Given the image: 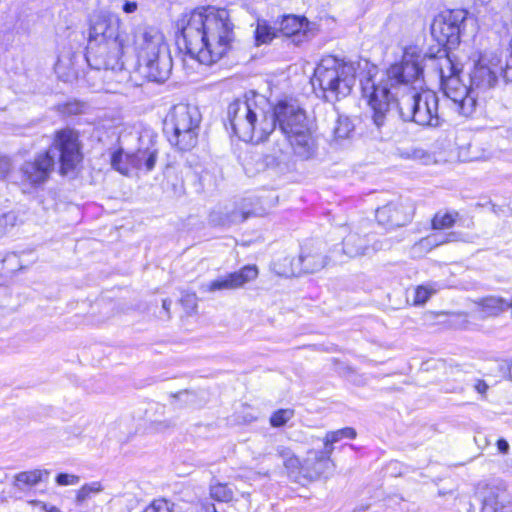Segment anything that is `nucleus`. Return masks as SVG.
<instances>
[{
    "mask_svg": "<svg viewBox=\"0 0 512 512\" xmlns=\"http://www.w3.org/2000/svg\"><path fill=\"white\" fill-rule=\"evenodd\" d=\"M459 217L456 211L451 212H437L432 219V228L435 230H442L451 228Z\"/></svg>",
    "mask_w": 512,
    "mask_h": 512,
    "instance_id": "nucleus-29",
    "label": "nucleus"
},
{
    "mask_svg": "<svg viewBox=\"0 0 512 512\" xmlns=\"http://www.w3.org/2000/svg\"><path fill=\"white\" fill-rule=\"evenodd\" d=\"M504 73L512 77V37L509 42L508 55L506 57L505 66L502 68V74Z\"/></svg>",
    "mask_w": 512,
    "mask_h": 512,
    "instance_id": "nucleus-44",
    "label": "nucleus"
},
{
    "mask_svg": "<svg viewBox=\"0 0 512 512\" xmlns=\"http://www.w3.org/2000/svg\"><path fill=\"white\" fill-rule=\"evenodd\" d=\"M137 3L134 1H125L123 4V11L127 14L134 13L137 10Z\"/></svg>",
    "mask_w": 512,
    "mask_h": 512,
    "instance_id": "nucleus-45",
    "label": "nucleus"
},
{
    "mask_svg": "<svg viewBox=\"0 0 512 512\" xmlns=\"http://www.w3.org/2000/svg\"><path fill=\"white\" fill-rule=\"evenodd\" d=\"M75 56L72 54L58 57L55 64V71L63 81H72L77 78V70L74 67Z\"/></svg>",
    "mask_w": 512,
    "mask_h": 512,
    "instance_id": "nucleus-25",
    "label": "nucleus"
},
{
    "mask_svg": "<svg viewBox=\"0 0 512 512\" xmlns=\"http://www.w3.org/2000/svg\"><path fill=\"white\" fill-rule=\"evenodd\" d=\"M480 306L486 316H496L509 309L508 300L497 296H488L481 299Z\"/></svg>",
    "mask_w": 512,
    "mask_h": 512,
    "instance_id": "nucleus-26",
    "label": "nucleus"
},
{
    "mask_svg": "<svg viewBox=\"0 0 512 512\" xmlns=\"http://www.w3.org/2000/svg\"><path fill=\"white\" fill-rule=\"evenodd\" d=\"M204 512H217L214 504L208 503L203 506Z\"/></svg>",
    "mask_w": 512,
    "mask_h": 512,
    "instance_id": "nucleus-50",
    "label": "nucleus"
},
{
    "mask_svg": "<svg viewBox=\"0 0 512 512\" xmlns=\"http://www.w3.org/2000/svg\"><path fill=\"white\" fill-rule=\"evenodd\" d=\"M18 258V255L16 253H10L4 258V262L7 264H12L14 261H16Z\"/></svg>",
    "mask_w": 512,
    "mask_h": 512,
    "instance_id": "nucleus-48",
    "label": "nucleus"
},
{
    "mask_svg": "<svg viewBox=\"0 0 512 512\" xmlns=\"http://www.w3.org/2000/svg\"><path fill=\"white\" fill-rule=\"evenodd\" d=\"M439 73L442 83L452 76H459L460 69L453 63L450 57H446L439 61Z\"/></svg>",
    "mask_w": 512,
    "mask_h": 512,
    "instance_id": "nucleus-33",
    "label": "nucleus"
},
{
    "mask_svg": "<svg viewBox=\"0 0 512 512\" xmlns=\"http://www.w3.org/2000/svg\"><path fill=\"white\" fill-rule=\"evenodd\" d=\"M290 275L291 276H300L305 273L304 262L300 263V255L297 258H293L290 260Z\"/></svg>",
    "mask_w": 512,
    "mask_h": 512,
    "instance_id": "nucleus-42",
    "label": "nucleus"
},
{
    "mask_svg": "<svg viewBox=\"0 0 512 512\" xmlns=\"http://www.w3.org/2000/svg\"><path fill=\"white\" fill-rule=\"evenodd\" d=\"M180 302L188 312H192L197 307V296L195 293H185L182 295Z\"/></svg>",
    "mask_w": 512,
    "mask_h": 512,
    "instance_id": "nucleus-40",
    "label": "nucleus"
},
{
    "mask_svg": "<svg viewBox=\"0 0 512 512\" xmlns=\"http://www.w3.org/2000/svg\"><path fill=\"white\" fill-rule=\"evenodd\" d=\"M294 416V411L291 409H280L275 411L270 417V424L273 427H282L284 426L292 417Z\"/></svg>",
    "mask_w": 512,
    "mask_h": 512,
    "instance_id": "nucleus-36",
    "label": "nucleus"
},
{
    "mask_svg": "<svg viewBox=\"0 0 512 512\" xmlns=\"http://www.w3.org/2000/svg\"><path fill=\"white\" fill-rule=\"evenodd\" d=\"M158 149L152 139L149 140V145L146 147H139L133 154H126V159L131 164L132 168L151 171L156 163Z\"/></svg>",
    "mask_w": 512,
    "mask_h": 512,
    "instance_id": "nucleus-20",
    "label": "nucleus"
},
{
    "mask_svg": "<svg viewBox=\"0 0 512 512\" xmlns=\"http://www.w3.org/2000/svg\"><path fill=\"white\" fill-rule=\"evenodd\" d=\"M331 455L324 447L322 450H309L303 459V481H315L331 474L334 469Z\"/></svg>",
    "mask_w": 512,
    "mask_h": 512,
    "instance_id": "nucleus-15",
    "label": "nucleus"
},
{
    "mask_svg": "<svg viewBox=\"0 0 512 512\" xmlns=\"http://www.w3.org/2000/svg\"><path fill=\"white\" fill-rule=\"evenodd\" d=\"M354 130L355 125L348 116L338 115L331 127L330 140L335 145H341L352 137Z\"/></svg>",
    "mask_w": 512,
    "mask_h": 512,
    "instance_id": "nucleus-22",
    "label": "nucleus"
},
{
    "mask_svg": "<svg viewBox=\"0 0 512 512\" xmlns=\"http://www.w3.org/2000/svg\"><path fill=\"white\" fill-rule=\"evenodd\" d=\"M441 88L461 115L468 117L474 112L477 95L472 94L471 87L463 84L459 76H452L444 80L441 83Z\"/></svg>",
    "mask_w": 512,
    "mask_h": 512,
    "instance_id": "nucleus-9",
    "label": "nucleus"
},
{
    "mask_svg": "<svg viewBox=\"0 0 512 512\" xmlns=\"http://www.w3.org/2000/svg\"><path fill=\"white\" fill-rule=\"evenodd\" d=\"M502 68L498 66L496 58L489 57L487 54L480 55L470 72L472 94L476 95V90L485 91L493 87Z\"/></svg>",
    "mask_w": 512,
    "mask_h": 512,
    "instance_id": "nucleus-10",
    "label": "nucleus"
},
{
    "mask_svg": "<svg viewBox=\"0 0 512 512\" xmlns=\"http://www.w3.org/2000/svg\"><path fill=\"white\" fill-rule=\"evenodd\" d=\"M502 75H503V78L506 80V82H511L512 83V77L511 76H509L506 73H504Z\"/></svg>",
    "mask_w": 512,
    "mask_h": 512,
    "instance_id": "nucleus-53",
    "label": "nucleus"
},
{
    "mask_svg": "<svg viewBox=\"0 0 512 512\" xmlns=\"http://www.w3.org/2000/svg\"><path fill=\"white\" fill-rule=\"evenodd\" d=\"M210 496L219 502H230L234 498V491L228 484L216 482L210 485Z\"/></svg>",
    "mask_w": 512,
    "mask_h": 512,
    "instance_id": "nucleus-30",
    "label": "nucleus"
},
{
    "mask_svg": "<svg viewBox=\"0 0 512 512\" xmlns=\"http://www.w3.org/2000/svg\"><path fill=\"white\" fill-rule=\"evenodd\" d=\"M172 70V59L169 53L160 54L139 62L140 73L149 81L164 82Z\"/></svg>",
    "mask_w": 512,
    "mask_h": 512,
    "instance_id": "nucleus-17",
    "label": "nucleus"
},
{
    "mask_svg": "<svg viewBox=\"0 0 512 512\" xmlns=\"http://www.w3.org/2000/svg\"><path fill=\"white\" fill-rule=\"evenodd\" d=\"M414 207L406 200L398 198L376 210L378 223L388 229L405 226L413 217Z\"/></svg>",
    "mask_w": 512,
    "mask_h": 512,
    "instance_id": "nucleus-11",
    "label": "nucleus"
},
{
    "mask_svg": "<svg viewBox=\"0 0 512 512\" xmlns=\"http://www.w3.org/2000/svg\"><path fill=\"white\" fill-rule=\"evenodd\" d=\"M475 389L478 393L480 394H484L487 389H488V385L482 381V380H479L476 384H475Z\"/></svg>",
    "mask_w": 512,
    "mask_h": 512,
    "instance_id": "nucleus-47",
    "label": "nucleus"
},
{
    "mask_svg": "<svg viewBox=\"0 0 512 512\" xmlns=\"http://www.w3.org/2000/svg\"><path fill=\"white\" fill-rule=\"evenodd\" d=\"M276 453L283 460L287 476L296 483H302L303 460L301 461L290 448L285 446H278Z\"/></svg>",
    "mask_w": 512,
    "mask_h": 512,
    "instance_id": "nucleus-21",
    "label": "nucleus"
},
{
    "mask_svg": "<svg viewBox=\"0 0 512 512\" xmlns=\"http://www.w3.org/2000/svg\"><path fill=\"white\" fill-rule=\"evenodd\" d=\"M269 119L273 122V132L278 131L285 139V144H277L275 155H286L289 149L301 159L308 160L317 151L316 139L310 127L306 112L295 102L280 100L271 108Z\"/></svg>",
    "mask_w": 512,
    "mask_h": 512,
    "instance_id": "nucleus-4",
    "label": "nucleus"
},
{
    "mask_svg": "<svg viewBox=\"0 0 512 512\" xmlns=\"http://www.w3.org/2000/svg\"><path fill=\"white\" fill-rule=\"evenodd\" d=\"M276 31L266 21H258L255 29L257 45L270 43L276 37Z\"/></svg>",
    "mask_w": 512,
    "mask_h": 512,
    "instance_id": "nucleus-32",
    "label": "nucleus"
},
{
    "mask_svg": "<svg viewBox=\"0 0 512 512\" xmlns=\"http://www.w3.org/2000/svg\"><path fill=\"white\" fill-rule=\"evenodd\" d=\"M314 24L310 23L304 16L285 15L280 21L279 31L286 37L299 45L315 35Z\"/></svg>",
    "mask_w": 512,
    "mask_h": 512,
    "instance_id": "nucleus-16",
    "label": "nucleus"
},
{
    "mask_svg": "<svg viewBox=\"0 0 512 512\" xmlns=\"http://www.w3.org/2000/svg\"><path fill=\"white\" fill-rule=\"evenodd\" d=\"M174 504L166 499L159 498L153 500L143 512H172Z\"/></svg>",
    "mask_w": 512,
    "mask_h": 512,
    "instance_id": "nucleus-38",
    "label": "nucleus"
},
{
    "mask_svg": "<svg viewBox=\"0 0 512 512\" xmlns=\"http://www.w3.org/2000/svg\"><path fill=\"white\" fill-rule=\"evenodd\" d=\"M80 481V477L77 475L60 473L56 476V483L59 486L76 485Z\"/></svg>",
    "mask_w": 512,
    "mask_h": 512,
    "instance_id": "nucleus-41",
    "label": "nucleus"
},
{
    "mask_svg": "<svg viewBox=\"0 0 512 512\" xmlns=\"http://www.w3.org/2000/svg\"><path fill=\"white\" fill-rule=\"evenodd\" d=\"M56 156H59L62 174L72 171L80 162L78 136L74 131L64 129L57 132L50 148L24 161L18 168L20 184L37 189L47 183L54 171Z\"/></svg>",
    "mask_w": 512,
    "mask_h": 512,
    "instance_id": "nucleus-3",
    "label": "nucleus"
},
{
    "mask_svg": "<svg viewBox=\"0 0 512 512\" xmlns=\"http://www.w3.org/2000/svg\"><path fill=\"white\" fill-rule=\"evenodd\" d=\"M78 105L77 104H69L67 106V110L68 112H73V113H77L78 112Z\"/></svg>",
    "mask_w": 512,
    "mask_h": 512,
    "instance_id": "nucleus-51",
    "label": "nucleus"
},
{
    "mask_svg": "<svg viewBox=\"0 0 512 512\" xmlns=\"http://www.w3.org/2000/svg\"><path fill=\"white\" fill-rule=\"evenodd\" d=\"M436 292V289L431 285H421L415 289L413 303L414 305H423L427 302L430 296Z\"/></svg>",
    "mask_w": 512,
    "mask_h": 512,
    "instance_id": "nucleus-37",
    "label": "nucleus"
},
{
    "mask_svg": "<svg viewBox=\"0 0 512 512\" xmlns=\"http://www.w3.org/2000/svg\"><path fill=\"white\" fill-rule=\"evenodd\" d=\"M452 236V234H449L447 236L441 235V234H432L425 238H422L419 241V245L422 247H436L442 244H445L450 241L449 237Z\"/></svg>",
    "mask_w": 512,
    "mask_h": 512,
    "instance_id": "nucleus-39",
    "label": "nucleus"
},
{
    "mask_svg": "<svg viewBox=\"0 0 512 512\" xmlns=\"http://www.w3.org/2000/svg\"><path fill=\"white\" fill-rule=\"evenodd\" d=\"M465 17L464 10H456L435 18L431 25L432 35L438 42L454 43L458 41Z\"/></svg>",
    "mask_w": 512,
    "mask_h": 512,
    "instance_id": "nucleus-13",
    "label": "nucleus"
},
{
    "mask_svg": "<svg viewBox=\"0 0 512 512\" xmlns=\"http://www.w3.org/2000/svg\"><path fill=\"white\" fill-rule=\"evenodd\" d=\"M497 447L498 450L503 454H506L509 450V444L505 439H499L497 441Z\"/></svg>",
    "mask_w": 512,
    "mask_h": 512,
    "instance_id": "nucleus-46",
    "label": "nucleus"
},
{
    "mask_svg": "<svg viewBox=\"0 0 512 512\" xmlns=\"http://www.w3.org/2000/svg\"><path fill=\"white\" fill-rule=\"evenodd\" d=\"M171 303H172V301L169 299L163 300L162 307L166 311L167 314H169Z\"/></svg>",
    "mask_w": 512,
    "mask_h": 512,
    "instance_id": "nucleus-49",
    "label": "nucleus"
},
{
    "mask_svg": "<svg viewBox=\"0 0 512 512\" xmlns=\"http://www.w3.org/2000/svg\"><path fill=\"white\" fill-rule=\"evenodd\" d=\"M176 43L192 59L211 65L221 59L233 41V24L228 11L212 7L184 14L178 22Z\"/></svg>",
    "mask_w": 512,
    "mask_h": 512,
    "instance_id": "nucleus-2",
    "label": "nucleus"
},
{
    "mask_svg": "<svg viewBox=\"0 0 512 512\" xmlns=\"http://www.w3.org/2000/svg\"><path fill=\"white\" fill-rule=\"evenodd\" d=\"M12 169L11 159L7 156L0 155V180L7 177Z\"/></svg>",
    "mask_w": 512,
    "mask_h": 512,
    "instance_id": "nucleus-43",
    "label": "nucleus"
},
{
    "mask_svg": "<svg viewBox=\"0 0 512 512\" xmlns=\"http://www.w3.org/2000/svg\"><path fill=\"white\" fill-rule=\"evenodd\" d=\"M251 201L249 199H243L240 205L234 207L231 210L225 209L223 217L217 219V214H211V221L219 225H231L236 223L244 222L250 216L261 215L260 211L256 208H251Z\"/></svg>",
    "mask_w": 512,
    "mask_h": 512,
    "instance_id": "nucleus-18",
    "label": "nucleus"
},
{
    "mask_svg": "<svg viewBox=\"0 0 512 512\" xmlns=\"http://www.w3.org/2000/svg\"><path fill=\"white\" fill-rule=\"evenodd\" d=\"M511 372H512V366H511Z\"/></svg>",
    "mask_w": 512,
    "mask_h": 512,
    "instance_id": "nucleus-54",
    "label": "nucleus"
},
{
    "mask_svg": "<svg viewBox=\"0 0 512 512\" xmlns=\"http://www.w3.org/2000/svg\"><path fill=\"white\" fill-rule=\"evenodd\" d=\"M201 118V113L195 105H174L163 123V131L170 144L184 151L192 149L197 144Z\"/></svg>",
    "mask_w": 512,
    "mask_h": 512,
    "instance_id": "nucleus-8",
    "label": "nucleus"
},
{
    "mask_svg": "<svg viewBox=\"0 0 512 512\" xmlns=\"http://www.w3.org/2000/svg\"><path fill=\"white\" fill-rule=\"evenodd\" d=\"M257 276L258 268L255 265H246L238 271L228 273L208 283L202 284L201 288L207 292L235 290L253 281Z\"/></svg>",
    "mask_w": 512,
    "mask_h": 512,
    "instance_id": "nucleus-14",
    "label": "nucleus"
},
{
    "mask_svg": "<svg viewBox=\"0 0 512 512\" xmlns=\"http://www.w3.org/2000/svg\"><path fill=\"white\" fill-rule=\"evenodd\" d=\"M44 509L46 512H62L59 508L55 507V506H47L45 505L44 506Z\"/></svg>",
    "mask_w": 512,
    "mask_h": 512,
    "instance_id": "nucleus-52",
    "label": "nucleus"
},
{
    "mask_svg": "<svg viewBox=\"0 0 512 512\" xmlns=\"http://www.w3.org/2000/svg\"><path fill=\"white\" fill-rule=\"evenodd\" d=\"M483 512H499L510 503V495L504 487L487 486L483 493Z\"/></svg>",
    "mask_w": 512,
    "mask_h": 512,
    "instance_id": "nucleus-19",
    "label": "nucleus"
},
{
    "mask_svg": "<svg viewBox=\"0 0 512 512\" xmlns=\"http://www.w3.org/2000/svg\"><path fill=\"white\" fill-rule=\"evenodd\" d=\"M268 100L253 91L229 104L227 118L233 132L243 141L259 143L273 132Z\"/></svg>",
    "mask_w": 512,
    "mask_h": 512,
    "instance_id": "nucleus-6",
    "label": "nucleus"
},
{
    "mask_svg": "<svg viewBox=\"0 0 512 512\" xmlns=\"http://www.w3.org/2000/svg\"><path fill=\"white\" fill-rule=\"evenodd\" d=\"M48 474L49 472L47 470L40 469L20 472L15 476V486L20 489L23 487L35 486L42 480L43 475Z\"/></svg>",
    "mask_w": 512,
    "mask_h": 512,
    "instance_id": "nucleus-28",
    "label": "nucleus"
},
{
    "mask_svg": "<svg viewBox=\"0 0 512 512\" xmlns=\"http://www.w3.org/2000/svg\"><path fill=\"white\" fill-rule=\"evenodd\" d=\"M369 250V240L357 233H350L343 239V252L353 258L362 256Z\"/></svg>",
    "mask_w": 512,
    "mask_h": 512,
    "instance_id": "nucleus-23",
    "label": "nucleus"
},
{
    "mask_svg": "<svg viewBox=\"0 0 512 512\" xmlns=\"http://www.w3.org/2000/svg\"><path fill=\"white\" fill-rule=\"evenodd\" d=\"M355 82V65L334 56L322 58L312 79L313 86L318 85L325 99L330 102L350 94Z\"/></svg>",
    "mask_w": 512,
    "mask_h": 512,
    "instance_id": "nucleus-7",
    "label": "nucleus"
},
{
    "mask_svg": "<svg viewBox=\"0 0 512 512\" xmlns=\"http://www.w3.org/2000/svg\"><path fill=\"white\" fill-rule=\"evenodd\" d=\"M304 262L306 274L316 273L327 265V258L320 251L305 247L300 253V263Z\"/></svg>",
    "mask_w": 512,
    "mask_h": 512,
    "instance_id": "nucleus-24",
    "label": "nucleus"
},
{
    "mask_svg": "<svg viewBox=\"0 0 512 512\" xmlns=\"http://www.w3.org/2000/svg\"><path fill=\"white\" fill-rule=\"evenodd\" d=\"M19 222V213L0 209V238L6 235Z\"/></svg>",
    "mask_w": 512,
    "mask_h": 512,
    "instance_id": "nucleus-31",
    "label": "nucleus"
},
{
    "mask_svg": "<svg viewBox=\"0 0 512 512\" xmlns=\"http://www.w3.org/2000/svg\"><path fill=\"white\" fill-rule=\"evenodd\" d=\"M134 45L138 62L168 53L164 35L153 27L138 29L135 33Z\"/></svg>",
    "mask_w": 512,
    "mask_h": 512,
    "instance_id": "nucleus-12",
    "label": "nucleus"
},
{
    "mask_svg": "<svg viewBox=\"0 0 512 512\" xmlns=\"http://www.w3.org/2000/svg\"><path fill=\"white\" fill-rule=\"evenodd\" d=\"M117 18L98 15L89 29L86 60L96 70L122 72L124 63L121 60L125 41L119 30Z\"/></svg>",
    "mask_w": 512,
    "mask_h": 512,
    "instance_id": "nucleus-5",
    "label": "nucleus"
},
{
    "mask_svg": "<svg viewBox=\"0 0 512 512\" xmlns=\"http://www.w3.org/2000/svg\"><path fill=\"white\" fill-rule=\"evenodd\" d=\"M103 489L102 485L98 481H94L88 484L83 485L80 490L77 492L76 500L78 503H82L93 494H97L101 492Z\"/></svg>",
    "mask_w": 512,
    "mask_h": 512,
    "instance_id": "nucleus-35",
    "label": "nucleus"
},
{
    "mask_svg": "<svg viewBox=\"0 0 512 512\" xmlns=\"http://www.w3.org/2000/svg\"><path fill=\"white\" fill-rule=\"evenodd\" d=\"M111 165L115 170L124 175L129 173L131 167V164L126 159V155L123 154L121 149L113 152L111 156Z\"/></svg>",
    "mask_w": 512,
    "mask_h": 512,
    "instance_id": "nucleus-34",
    "label": "nucleus"
},
{
    "mask_svg": "<svg viewBox=\"0 0 512 512\" xmlns=\"http://www.w3.org/2000/svg\"><path fill=\"white\" fill-rule=\"evenodd\" d=\"M422 61L421 52L416 47H408L401 60L385 72H369L360 80L363 97L367 99L372 110V121L378 129L386 124L394 106L398 107L399 115L405 122L430 127L440 125L438 97L434 92L428 90L398 99L401 89H407L422 77Z\"/></svg>",
    "mask_w": 512,
    "mask_h": 512,
    "instance_id": "nucleus-1",
    "label": "nucleus"
},
{
    "mask_svg": "<svg viewBox=\"0 0 512 512\" xmlns=\"http://www.w3.org/2000/svg\"><path fill=\"white\" fill-rule=\"evenodd\" d=\"M356 430L352 427H345L336 431H329L324 437V448L331 454L334 451V444L341 441L342 439H354L356 438Z\"/></svg>",
    "mask_w": 512,
    "mask_h": 512,
    "instance_id": "nucleus-27",
    "label": "nucleus"
}]
</instances>
